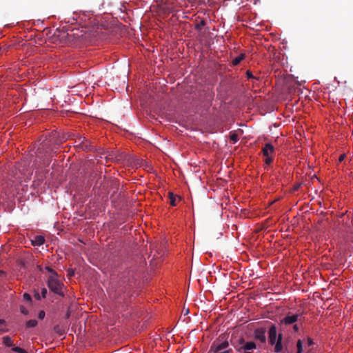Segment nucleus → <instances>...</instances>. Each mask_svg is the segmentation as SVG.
Wrapping results in <instances>:
<instances>
[{"label":"nucleus","instance_id":"obj_2","mask_svg":"<svg viewBox=\"0 0 353 353\" xmlns=\"http://www.w3.org/2000/svg\"><path fill=\"white\" fill-rule=\"evenodd\" d=\"M49 289L59 296H64L63 292V284L59 280L58 276H50L48 279Z\"/></svg>","mask_w":353,"mask_h":353},{"label":"nucleus","instance_id":"obj_34","mask_svg":"<svg viewBox=\"0 0 353 353\" xmlns=\"http://www.w3.org/2000/svg\"><path fill=\"white\" fill-rule=\"evenodd\" d=\"M68 275H69L70 276H73V275H74V271H73L72 270H68Z\"/></svg>","mask_w":353,"mask_h":353},{"label":"nucleus","instance_id":"obj_7","mask_svg":"<svg viewBox=\"0 0 353 353\" xmlns=\"http://www.w3.org/2000/svg\"><path fill=\"white\" fill-rule=\"evenodd\" d=\"M274 152V148L271 143L265 144L264 147L262 149V152L263 156L268 157L271 156Z\"/></svg>","mask_w":353,"mask_h":353},{"label":"nucleus","instance_id":"obj_33","mask_svg":"<svg viewBox=\"0 0 353 353\" xmlns=\"http://www.w3.org/2000/svg\"><path fill=\"white\" fill-rule=\"evenodd\" d=\"M70 310H68L67 311L66 314H65V319H69V318H70Z\"/></svg>","mask_w":353,"mask_h":353},{"label":"nucleus","instance_id":"obj_3","mask_svg":"<svg viewBox=\"0 0 353 353\" xmlns=\"http://www.w3.org/2000/svg\"><path fill=\"white\" fill-rule=\"evenodd\" d=\"M130 279L129 277V276H125L124 274L120 277V285H119V287L117 288V290H116V293L119 294L117 299L118 300H125V296H121V295H120V293L121 292H125V288L126 286H123V285L124 284H126L127 283H130Z\"/></svg>","mask_w":353,"mask_h":353},{"label":"nucleus","instance_id":"obj_28","mask_svg":"<svg viewBox=\"0 0 353 353\" xmlns=\"http://www.w3.org/2000/svg\"><path fill=\"white\" fill-rule=\"evenodd\" d=\"M46 313L43 310H41L38 314V317L40 319H43L45 317Z\"/></svg>","mask_w":353,"mask_h":353},{"label":"nucleus","instance_id":"obj_22","mask_svg":"<svg viewBox=\"0 0 353 353\" xmlns=\"http://www.w3.org/2000/svg\"><path fill=\"white\" fill-rule=\"evenodd\" d=\"M230 139L231 141H232L234 143H236L239 139H238V136L235 133H232L230 135Z\"/></svg>","mask_w":353,"mask_h":353},{"label":"nucleus","instance_id":"obj_23","mask_svg":"<svg viewBox=\"0 0 353 353\" xmlns=\"http://www.w3.org/2000/svg\"><path fill=\"white\" fill-rule=\"evenodd\" d=\"M246 76L248 79H258L257 77H256L255 76H254L252 73L251 71L250 70H247L246 72Z\"/></svg>","mask_w":353,"mask_h":353},{"label":"nucleus","instance_id":"obj_10","mask_svg":"<svg viewBox=\"0 0 353 353\" xmlns=\"http://www.w3.org/2000/svg\"><path fill=\"white\" fill-rule=\"evenodd\" d=\"M283 350L282 345V334H279L278 336L277 341L275 343L274 351L276 352H281Z\"/></svg>","mask_w":353,"mask_h":353},{"label":"nucleus","instance_id":"obj_27","mask_svg":"<svg viewBox=\"0 0 353 353\" xmlns=\"http://www.w3.org/2000/svg\"><path fill=\"white\" fill-rule=\"evenodd\" d=\"M47 293H48V291L46 288H41V294L42 298H45L46 296Z\"/></svg>","mask_w":353,"mask_h":353},{"label":"nucleus","instance_id":"obj_31","mask_svg":"<svg viewBox=\"0 0 353 353\" xmlns=\"http://www.w3.org/2000/svg\"><path fill=\"white\" fill-rule=\"evenodd\" d=\"M307 343L308 346H311V345H312L314 344L312 339H310V338L307 339Z\"/></svg>","mask_w":353,"mask_h":353},{"label":"nucleus","instance_id":"obj_13","mask_svg":"<svg viewBox=\"0 0 353 353\" xmlns=\"http://www.w3.org/2000/svg\"><path fill=\"white\" fill-rule=\"evenodd\" d=\"M245 58V54H239L238 57H235L232 61V64L233 65H239L241 61L244 59Z\"/></svg>","mask_w":353,"mask_h":353},{"label":"nucleus","instance_id":"obj_4","mask_svg":"<svg viewBox=\"0 0 353 353\" xmlns=\"http://www.w3.org/2000/svg\"><path fill=\"white\" fill-rule=\"evenodd\" d=\"M254 337L262 343L266 341L265 330L263 328H259L254 331Z\"/></svg>","mask_w":353,"mask_h":353},{"label":"nucleus","instance_id":"obj_24","mask_svg":"<svg viewBox=\"0 0 353 353\" xmlns=\"http://www.w3.org/2000/svg\"><path fill=\"white\" fill-rule=\"evenodd\" d=\"M273 161L272 156L265 157V163L267 165H270Z\"/></svg>","mask_w":353,"mask_h":353},{"label":"nucleus","instance_id":"obj_17","mask_svg":"<svg viewBox=\"0 0 353 353\" xmlns=\"http://www.w3.org/2000/svg\"><path fill=\"white\" fill-rule=\"evenodd\" d=\"M205 26V20H201L200 21L199 23H198L196 26H195V29L198 31H201V29L203 28V27H204Z\"/></svg>","mask_w":353,"mask_h":353},{"label":"nucleus","instance_id":"obj_18","mask_svg":"<svg viewBox=\"0 0 353 353\" xmlns=\"http://www.w3.org/2000/svg\"><path fill=\"white\" fill-rule=\"evenodd\" d=\"M297 352L296 353H302L303 352V342L301 340H298L296 343Z\"/></svg>","mask_w":353,"mask_h":353},{"label":"nucleus","instance_id":"obj_40","mask_svg":"<svg viewBox=\"0 0 353 353\" xmlns=\"http://www.w3.org/2000/svg\"><path fill=\"white\" fill-rule=\"evenodd\" d=\"M165 1H167V0H165Z\"/></svg>","mask_w":353,"mask_h":353},{"label":"nucleus","instance_id":"obj_8","mask_svg":"<svg viewBox=\"0 0 353 353\" xmlns=\"http://www.w3.org/2000/svg\"><path fill=\"white\" fill-rule=\"evenodd\" d=\"M78 146L81 148L83 150H90V145L88 144V140L85 139V137L79 138L78 141Z\"/></svg>","mask_w":353,"mask_h":353},{"label":"nucleus","instance_id":"obj_12","mask_svg":"<svg viewBox=\"0 0 353 353\" xmlns=\"http://www.w3.org/2000/svg\"><path fill=\"white\" fill-rule=\"evenodd\" d=\"M2 342L6 347H12L14 345L12 340L9 336H3Z\"/></svg>","mask_w":353,"mask_h":353},{"label":"nucleus","instance_id":"obj_6","mask_svg":"<svg viewBox=\"0 0 353 353\" xmlns=\"http://www.w3.org/2000/svg\"><path fill=\"white\" fill-rule=\"evenodd\" d=\"M276 327L274 325H273L269 330V341L270 344L273 345L276 343Z\"/></svg>","mask_w":353,"mask_h":353},{"label":"nucleus","instance_id":"obj_29","mask_svg":"<svg viewBox=\"0 0 353 353\" xmlns=\"http://www.w3.org/2000/svg\"><path fill=\"white\" fill-rule=\"evenodd\" d=\"M34 296L37 300H40L42 297L41 295H40L39 293L37 291H34Z\"/></svg>","mask_w":353,"mask_h":353},{"label":"nucleus","instance_id":"obj_19","mask_svg":"<svg viewBox=\"0 0 353 353\" xmlns=\"http://www.w3.org/2000/svg\"><path fill=\"white\" fill-rule=\"evenodd\" d=\"M12 350L17 353H28V352L26 350L19 347H13Z\"/></svg>","mask_w":353,"mask_h":353},{"label":"nucleus","instance_id":"obj_32","mask_svg":"<svg viewBox=\"0 0 353 353\" xmlns=\"http://www.w3.org/2000/svg\"><path fill=\"white\" fill-rule=\"evenodd\" d=\"M345 157V154H341V155L339 157V162H342V161L344 160Z\"/></svg>","mask_w":353,"mask_h":353},{"label":"nucleus","instance_id":"obj_1","mask_svg":"<svg viewBox=\"0 0 353 353\" xmlns=\"http://www.w3.org/2000/svg\"><path fill=\"white\" fill-rule=\"evenodd\" d=\"M229 343L225 334L220 335L211 345L210 351L213 353H230L231 349H228Z\"/></svg>","mask_w":353,"mask_h":353},{"label":"nucleus","instance_id":"obj_14","mask_svg":"<svg viewBox=\"0 0 353 353\" xmlns=\"http://www.w3.org/2000/svg\"><path fill=\"white\" fill-rule=\"evenodd\" d=\"M169 194V199H170V203L172 206L176 205V196L171 192L168 193Z\"/></svg>","mask_w":353,"mask_h":353},{"label":"nucleus","instance_id":"obj_37","mask_svg":"<svg viewBox=\"0 0 353 353\" xmlns=\"http://www.w3.org/2000/svg\"><path fill=\"white\" fill-rule=\"evenodd\" d=\"M189 312V310H187V311H185V314H187Z\"/></svg>","mask_w":353,"mask_h":353},{"label":"nucleus","instance_id":"obj_16","mask_svg":"<svg viewBox=\"0 0 353 353\" xmlns=\"http://www.w3.org/2000/svg\"><path fill=\"white\" fill-rule=\"evenodd\" d=\"M37 321L35 319H31L26 322V327H34L37 325Z\"/></svg>","mask_w":353,"mask_h":353},{"label":"nucleus","instance_id":"obj_35","mask_svg":"<svg viewBox=\"0 0 353 353\" xmlns=\"http://www.w3.org/2000/svg\"><path fill=\"white\" fill-rule=\"evenodd\" d=\"M293 327H294V330L295 331H298V330H299V327H298V325H294Z\"/></svg>","mask_w":353,"mask_h":353},{"label":"nucleus","instance_id":"obj_25","mask_svg":"<svg viewBox=\"0 0 353 353\" xmlns=\"http://www.w3.org/2000/svg\"><path fill=\"white\" fill-rule=\"evenodd\" d=\"M23 299L27 301H31L32 298L31 296L28 293H24L23 295Z\"/></svg>","mask_w":353,"mask_h":353},{"label":"nucleus","instance_id":"obj_9","mask_svg":"<svg viewBox=\"0 0 353 353\" xmlns=\"http://www.w3.org/2000/svg\"><path fill=\"white\" fill-rule=\"evenodd\" d=\"M45 242V239L43 236L39 235L34 237L32 240V244L34 246H40Z\"/></svg>","mask_w":353,"mask_h":353},{"label":"nucleus","instance_id":"obj_26","mask_svg":"<svg viewBox=\"0 0 353 353\" xmlns=\"http://www.w3.org/2000/svg\"><path fill=\"white\" fill-rule=\"evenodd\" d=\"M20 312H21L22 314H25V315H27V314H28V309H26V308L24 306H23V305H21V306L20 307Z\"/></svg>","mask_w":353,"mask_h":353},{"label":"nucleus","instance_id":"obj_11","mask_svg":"<svg viewBox=\"0 0 353 353\" xmlns=\"http://www.w3.org/2000/svg\"><path fill=\"white\" fill-rule=\"evenodd\" d=\"M256 348V344L253 341H250L245 343L244 345L238 349V351L240 352L241 350H251Z\"/></svg>","mask_w":353,"mask_h":353},{"label":"nucleus","instance_id":"obj_20","mask_svg":"<svg viewBox=\"0 0 353 353\" xmlns=\"http://www.w3.org/2000/svg\"><path fill=\"white\" fill-rule=\"evenodd\" d=\"M45 269H46L48 272H50V276H54H54H58L57 273V272H55L52 268H51L50 267H49V266H46V267L45 268Z\"/></svg>","mask_w":353,"mask_h":353},{"label":"nucleus","instance_id":"obj_15","mask_svg":"<svg viewBox=\"0 0 353 353\" xmlns=\"http://www.w3.org/2000/svg\"><path fill=\"white\" fill-rule=\"evenodd\" d=\"M53 330L59 336H62L65 334V330L59 325H55Z\"/></svg>","mask_w":353,"mask_h":353},{"label":"nucleus","instance_id":"obj_5","mask_svg":"<svg viewBox=\"0 0 353 353\" xmlns=\"http://www.w3.org/2000/svg\"><path fill=\"white\" fill-rule=\"evenodd\" d=\"M299 314L287 315L281 321V323L290 325L295 323L298 320Z\"/></svg>","mask_w":353,"mask_h":353},{"label":"nucleus","instance_id":"obj_21","mask_svg":"<svg viewBox=\"0 0 353 353\" xmlns=\"http://www.w3.org/2000/svg\"><path fill=\"white\" fill-rule=\"evenodd\" d=\"M5 325H6V321L4 319H0V331H2V332L7 331L4 328Z\"/></svg>","mask_w":353,"mask_h":353},{"label":"nucleus","instance_id":"obj_36","mask_svg":"<svg viewBox=\"0 0 353 353\" xmlns=\"http://www.w3.org/2000/svg\"><path fill=\"white\" fill-rule=\"evenodd\" d=\"M240 343L242 344V343H244V339H241V341H240Z\"/></svg>","mask_w":353,"mask_h":353},{"label":"nucleus","instance_id":"obj_39","mask_svg":"<svg viewBox=\"0 0 353 353\" xmlns=\"http://www.w3.org/2000/svg\"><path fill=\"white\" fill-rule=\"evenodd\" d=\"M1 51V48L0 47V52Z\"/></svg>","mask_w":353,"mask_h":353},{"label":"nucleus","instance_id":"obj_30","mask_svg":"<svg viewBox=\"0 0 353 353\" xmlns=\"http://www.w3.org/2000/svg\"><path fill=\"white\" fill-rule=\"evenodd\" d=\"M123 158V154H119L115 157V161L119 162Z\"/></svg>","mask_w":353,"mask_h":353},{"label":"nucleus","instance_id":"obj_38","mask_svg":"<svg viewBox=\"0 0 353 353\" xmlns=\"http://www.w3.org/2000/svg\"><path fill=\"white\" fill-rule=\"evenodd\" d=\"M189 312V310H187V311H185V314H187Z\"/></svg>","mask_w":353,"mask_h":353}]
</instances>
